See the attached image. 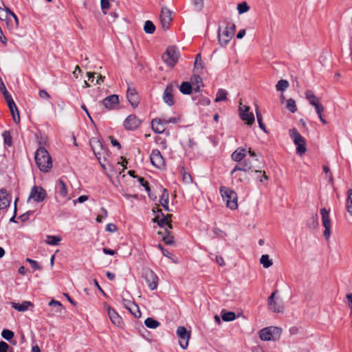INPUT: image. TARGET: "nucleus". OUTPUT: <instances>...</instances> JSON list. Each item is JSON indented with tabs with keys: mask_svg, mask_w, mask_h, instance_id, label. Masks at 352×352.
Returning <instances> with one entry per match:
<instances>
[{
	"mask_svg": "<svg viewBox=\"0 0 352 352\" xmlns=\"http://www.w3.org/2000/svg\"><path fill=\"white\" fill-rule=\"evenodd\" d=\"M34 160L38 169L43 173H48L52 168V160L48 151L43 146L37 148Z\"/></svg>",
	"mask_w": 352,
	"mask_h": 352,
	"instance_id": "obj_1",
	"label": "nucleus"
},
{
	"mask_svg": "<svg viewBox=\"0 0 352 352\" xmlns=\"http://www.w3.org/2000/svg\"><path fill=\"white\" fill-rule=\"evenodd\" d=\"M219 190L223 201L226 203L227 207L231 210L236 209L238 207L236 193L233 190L226 186H221Z\"/></svg>",
	"mask_w": 352,
	"mask_h": 352,
	"instance_id": "obj_2",
	"label": "nucleus"
},
{
	"mask_svg": "<svg viewBox=\"0 0 352 352\" xmlns=\"http://www.w3.org/2000/svg\"><path fill=\"white\" fill-rule=\"evenodd\" d=\"M235 24L231 21L227 22L226 27L223 32L221 33V29L218 30V38L219 44L221 46H226L230 41L235 32Z\"/></svg>",
	"mask_w": 352,
	"mask_h": 352,
	"instance_id": "obj_3",
	"label": "nucleus"
},
{
	"mask_svg": "<svg viewBox=\"0 0 352 352\" xmlns=\"http://www.w3.org/2000/svg\"><path fill=\"white\" fill-rule=\"evenodd\" d=\"M290 137L296 146V153L300 155L304 154L306 151V144L305 138L298 133L296 129H292L289 131Z\"/></svg>",
	"mask_w": 352,
	"mask_h": 352,
	"instance_id": "obj_4",
	"label": "nucleus"
},
{
	"mask_svg": "<svg viewBox=\"0 0 352 352\" xmlns=\"http://www.w3.org/2000/svg\"><path fill=\"white\" fill-rule=\"evenodd\" d=\"M282 333L280 328L276 327H269L261 329L259 331V337L262 340H275L278 338Z\"/></svg>",
	"mask_w": 352,
	"mask_h": 352,
	"instance_id": "obj_5",
	"label": "nucleus"
},
{
	"mask_svg": "<svg viewBox=\"0 0 352 352\" xmlns=\"http://www.w3.org/2000/svg\"><path fill=\"white\" fill-rule=\"evenodd\" d=\"M89 144L98 160H103L104 162L106 161L109 154L102 143L97 138H93L90 140Z\"/></svg>",
	"mask_w": 352,
	"mask_h": 352,
	"instance_id": "obj_6",
	"label": "nucleus"
},
{
	"mask_svg": "<svg viewBox=\"0 0 352 352\" xmlns=\"http://www.w3.org/2000/svg\"><path fill=\"white\" fill-rule=\"evenodd\" d=\"M179 57V51L173 46L168 47L162 55L163 61L170 67H173Z\"/></svg>",
	"mask_w": 352,
	"mask_h": 352,
	"instance_id": "obj_7",
	"label": "nucleus"
},
{
	"mask_svg": "<svg viewBox=\"0 0 352 352\" xmlns=\"http://www.w3.org/2000/svg\"><path fill=\"white\" fill-rule=\"evenodd\" d=\"M278 291L276 290L272 293L267 299V303L270 309L274 313H283L284 311V305L283 300L276 296Z\"/></svg>",
	"mask_w": 352,
	"mask_h": 352,
	"instance_id": "obj_8",
	"label": "nucleus"
},
{
	"mask_svg": "<svg viewBox=\"0 0 352 352\" xmlns=\"http://www.w3.org/2000/svg\"><path fill=\"white\" fill-rule=\"evenodd\" d=\"M179 120V118H172L169 119L155 118L151 122L152 129L156 133H162L166 129L165 124L177 123Z\"/></svg>",
	"mask_w": 352,
	"mask_h": 352,
	"instance_id": "obj_9",
	"label": "nucleus"
},
{
	"mask_svg": "<svg viewBox=\"0 0 352 352\" xmlns=\"http://www.w3.org/2000/svg\"><path fill=\"white\" fill-rule=\"evenodd\" d=\"M142 276L151 290H155L158 285V277L153 271L150 269H145L143 271Z\"/></svg>",
	"mask_w": 352,
	"mask_h": 352,
	"instance_id": "obj_10",
	"label": "nucleus"
},
{
	"mask_svg": "<svg viewBox=\"0 0 352 352\" xmlns=\"http://www.w3.org/2000/svg\"><path fill=\"white\" fill-rule=\"evenodd\" d=\"M176 333L179 338V343L183 349H186L188 346V341L190 338V331H188L185 327L179 326L177 329Z\"/></svg>",
	"mask_w": 352,
	"mask_h": 352,
	"instance_id": "obj_11",
	"label": "nucleus"
},
{
	"mask_svg": "<svg viewBox=\"0 0 352 352\" xmlns=\"http://www.w3.org/2000/svg\"><path fill=\"white\" fill-rule=\"evenodd\" d=\"M47 192L45 190L40 186H34L30 190L28 200L33 199L36 202H41L45 199Z\"/></svg>",
	"mask_w": 352,
	"mask_h": 352,
	"instance_id": "obj_12",
	"label": "nucleus"
},
{
	"mask_svg": "<svg viewBox=\"0 0 352 352\" xmlns=\"http://www.w3.org/2000/svg\"><path fill=\"white\" fill-rule=\"evenodd\" d=\"M320 214L322 216V225L324 228V236L327 240L329 239L331 235V219L329 217V210H327L326 208L320 209Z\"/></svg>",
	"mask_w": 352,
	"mask_h": 352,
	"instance_id": "obj_13",
	"label": "nucleus"
},
{
	"mask_svg": "<svg viewBox=\"0 0 352 352\" xmlns=\"http://www.w3.org/2000/svg\"><path fill=\"white\" fill-rule=\"evenodd\" d=\"M153 213L159 212L157 215L153 219L154 222H157L158 226L160 227H164L165 226H168V228H172V225L170 222L168 221V218L171 217V215H164V214L162 212V210L158 209L157 208H153L152 209Z\"/></svg>",
	"mask_w": 352,
	"mask_h": 352,
	"instance_id": "obj_14",
	"label": "nucleus"
},
{
	"mask_svg": "<svg viewBox=\"0 0 352 352\" xmlns=\"http://www.w3.org/2000/svg\"><path fill=\"white\" fill-rule=\"evenodd\" d=\"M126 98L132 108L138 107L140 99L136 89L132 85H128Z\"/></svg>",
	"mask_w": 352,
	"mask_h": 352,
	"instance_id": "obj_15",
	"label": "nucleus"
},
{
	"mask_svg": "<svg viewBox=\"0 0 352 352\" xmlns=\"http://www.w3.org/2000/svg\"><path fill=\"white\" fill-rule=\"evenodd\" d=\"M160 20L162 28L167 30L169 28V25L172 21L171 12L167 8H162L160 14Z\"/></svg>",
	"mask_w": 352,
	"mask_h": 352,
	"instance_id": "obj_16",
	"label": "nucleus"
},
{
	"mask_svg": "<svg viewBox=\"0 0 352 352\" xmlns=\"http://www.w3.org/2000/svg\"><path fill=\"white\" fill-rule=\"evenodd\" d=\"M56 193L62 199L63 203H65L69 198L65 183L62 179H59L56 186Z\"/></svg>",
	"mask_w": 352,
	"mask_h": 352,
	"instance_id": "obj_17",
	"label": "nucleus"
},
{
	"mask_svg": "<svg viewBox=\"0 0 352 352\" xmlns=\"http://www.w3.org/2000/svg\"><path fill=\"white\" fill-rule=\"evenodd\" d=\"M305 95L306 99L315 110H323V107L320 104L319 98L315 96L312 91L307 90Z\"/></svg>",
	"mask_w": 352,
	"mask_h": 352,
	"instance_id": "obj_18",
	"label": "nucleus"
},
{
	"mask_svg": "<svg viewBox=\"0 0 352 352\" xmlns=\"http://www.w3.org/2000/svg\"><path fill=\"white\" fill-rule=\"evenodd\" d=\"M140 122V120L135 115L131 114L124 121V126L127 130H134L139 126Z\"/></svg>",
	"mask_w": 352,
	"mask_h": 352,
	"instance_id": "obj_19",
	"label": "nucleus"
},
{
	"mask_svg": "<svg viewBox=\"0 0 352 352\" xmlns=\"http://www.w3.org/2000/svg\"><path fill=\"white\" fill-rule=\"evenodd\" d=\"M122 304L124 307L129 311V312L134 316V317L139 318L141 317V312L139 307L133 301L129 300L123 299Z\"/></svg>",
	"mask_w": 352,
	"mask_h": 352,
	"instance_id": "obj_20",
	"label": "nucleus"
},
{
	"mask_svg": "<svg viewBox=\"0 0 352 352\" xmlns=\"http://www.w3.org/2000/svg\"><path fill=\"white\" fill-rule=\"evenodd\" d=\"M150 159L152 164L155 167L161 168L164 165V158L160 151L157 149L153 150Z\"/></svg>",
	"mask_w": 352,
	"mask_h": 352,
	"instance_id": "obj_21",
	"label": "nucleus"
},
{
	"mask_svg": "<svg viewBox=\"0 0 352 352\" xmlns=\"http://www.w3.org/2000/svg\"><path fill=\"white\" fill-rule=\"evenodd\" d=\"M119 98L117 95H111L102 100L104 107L107 109H116L118 105Z\"/></svg>",
	"mask_w": 352,
	"mask_h": 352,
	"instance_id": "obj_22",
	"label": "nucleus"
},
{
	"mask_svg": "<svg viewBox=\"0 0 352 352\" xmlns=\"http://www.w3.org/2000/svg\"><path fill=\"white\" fill-rule=\"evenodd\" d=\"M108 316L111 321V322L118 327H121L123 324V321L122 318L118 315V314L113 309H111L109 306L107 307Z\"/></svg>",
	"mask_w": 352,
	"mask_h": 352,
	"instance_id": "obj_23",
	"label": "nucleus"
},
{
	"mask_svg": "<svg viewBox=\"0 0 352 352\" xmlns=\"http://www.w3.org/2000/svg\"><path fill=\"white\" fill-rule=\"evenodd\" d=\"M253 166L251 162L248 160H245L243 162L236 164L230 173L231 175H233L236 171L248 172L252 171Z\"/></svg>",
	"mask_w": 352,
	"mask_h": 352,
	"instance_id": "obj_24",
	"label": "nucleus"
},
{
	"mask_svg": "<svg viewBox=\"0 0 352 352\" xmlns=\"http://www.w3.org/2000/svg\"><path fill=\"white\" fill-rule=\"evenodd\" d=\"M173 85H168L164 92L163 98L166 103H167L168 105H172L173 104V97L172 95L173 91Z\"/></svg>",
	"mask_w": 352,
	"mask_h": 352,
	"instance_id": "obj_25",
	"label": "nucleus"
},
{
	"mask_svg": "<svg viewBox=\"0 0 352 352\" xmlns=\"http://www.w3.org/2000/svg\"><path fill=\"white\" fill-rule=\"evenodd\" d=\"M10 304L13 309L19 311H25L28 309L29 307L33 306V304L30 301H23L21 304L12 302Z\"/></svg>",
	"mask_w": 352,
	"mask_h": 352,
	"instance_id": "obj_26",
	"label": "nucleus"
},
{
	"mask_svg": "<svg viewBox=\"0 0 352 352\" xmlns=\"http://www.w3.org/2000/svg\"><path fill=\"white\" fill-rule=\"evenodd\" d=\"M168 199H169L168 192L166 188H164L162 190V194L160 196V204L166 211L170 210L169 208H168Z\"/></svg>",
	"mask_w": 352,
	"mask_h": 352,
	"instance_id": "obj_27",
	"label": "nucleus"
},
{
	"mask_svg": "<svg viewBox=\"0 0 352 352\" xmlns=\"http://www.w3.org/2000/svg\"><path fill=\"white\" fill-rule=\"evenodd\" d=\"M240 118L245 121L247 124L251 125L254 122V116L252 111H240Z\"/></svg>",
	"mask_w": 352,
	"mask_h": 352,
	"instance_id": "obj_28",
	"label": "nucleus"
},
{
	"mask_svg": "<svg viewBox=\"0 0 352 352\" xmlns=\"http://www.w3.org/2000/svg\"><path fill=\"white\" fill-rule=\"evenodd\" d=\"M1 12H6V19H7L8 22H11L12 19L14 20V25H12L13 26H14L16 28L19 27V19L14 12L10 11L8 8H6V10H1Z\"/></svg>",
	"mask_w": 352,
	"mask_h": 352,
	"instance_id": "obj_29",
	"label": "nucleus"
},
{
	"mask_svg": "<svg viewBox=\"0 0 352 352\" xmlns=\"http://www.w3.org/2000/svg\"><path fill=\"white\" fill-rule=\"evenodd\" d=\"M246 155V150L243 148H239L232 153L231 157L235 162H241Z\"/></svg>",
	"mask_w": 352,
	"mask_h": 352,
	"instance_id": "obj_30",
	"label": "nucleus"
},
{
	"mask_svg": "<svg viewBox=\"0 0 352 352\" xmlns=\"http://www.w3.org/2000/svg\"><path fill=\"white\" fill-rule=\"evenodd\" d=\"M48 305L49 306L53 307L54 308L53 310L52 311V315H58L62 313L63 308L60 302L55 300H52Z\"/></svg>",
	"mask_w": 352,
	"mask_h": 352,
	"instance_id": "obj_31",
	"label": "nucleus"
},
{
	"mask_svg": "<svg viewBox=\"0 0 352 352\" xmlns=\"http://www.w3.org/2000/svg\"><path fill=\"white\" fill-rule=\"evenodd\" d=\"M260 263L264 268H269L273 265V262L270 259L269 255L263 254L260 258Z\"/></svg>",
	"mask_w": 352,
	"mask_h": 352,
	"instance_id": "obj_32",
	"label": "nucleus"
},
{
	"mask_svg": "<svg viewBox=\"0 0 352 352\" xmlns=\"http://www.w3.org/2000/svg\"><path fill=\"white\" fill-rule=\"evenodd\" d=\"M179 91L183 94H190L192 91V85L189 82H183L180 87Z\"/></svg>",
	"mask_w": 352,
	"mask_h": 352,
	"instance_id": "obj_33",
	"label": "nucleus"
},
{
	"mask_svg": "<svg viewBox=\"0 0 352 352\" xmlns=\"http://www.w3.org/2000/svg\"><path fill=\"white\" fill-rule=\"evenodd\" d=\"M221 318L224 321L230 322L232 321L236 318V315L234 312L232 311H225L223 310L221 311Z\"/></svg>",
	"mask_w": 352,
	"mask_h": 352,
	"instance_id": "obj_34",
	"label": "nucleus"
},
{
	"mask_svg": "<svg viewBox=\"0 0 352 352\" xmlns=\"http://www.w3.org/2000/svg\"><path fill=\"white\" fill-rule=\"evenodd\" d=\"M227 95H228V92L226 90L223 89H219L217 92L214 102H218L226 100Z\"/></svg>",
	"mask_w": 352,
	"mask_h": 352,
	"instance_id": "obj_35",
	"label": "nucleus"
},
{
	"mask_svg": "<svg viewBox=\"0 0 352 352\" xmlns=\"http://www.w3.org/2000/svg\"><path fill=\"white\" fill-rule=\"evenodd\" d=\"M144 324L146 327L150 329H156L160 324V323L158 321L152 318H146L144 321Z\"/></svg>",
	"mask_w": 352,
	"mask_h": 352,
	"instance_id": "obj_36",
	"label": "nucleus"
},
{
	"mask_svg": "<svg viewBox=\"0 0 352 352\" xmlns=\"http://www.w3.org/2000/svg\"><path fill=\"white\" fill-rule=\"evenodd\" d=\"M144 30L147 34H153L155 30V26L151 21H146L144 25Z\"/></svg>",
	"mask_w": 352,
	"mask_h": 352,
	"instance_id": "obj_37",
	"label": "nucleus"
},
{
	"mask_svg": "<svg viewBox=\"0 0 352 352\" xmlns=\"http://www.w3.org/2000/svg\"><path fill=\"white\" fill-rule=\"evenodd\" d=\"M346 209L352 216V189H349L347 192Z\"/></svg>",
	"mask_w": 352,
	"mask_h": 352,
	"instance_id": "obj_38",
	"label": "nucleus"
},
{
	"mask_svg": "<svg viewBox=\"0 0 352 352\" xmlns=\"http://www.w3.org/2000/svg\"><path fill=\"white\" fill-rule=\"evenodd\" d=\"M60 241L61 238L60 236L49 235L47 236L46 243L51 245H57Z\"/></svg>",
	"mask_w": 352,
	"mask_h": 352,
	"instance_id": "obj_39",
	"label": "nucleus"
},
{
	"mask_svg": "<svg viewBox=\"0 0 352 352\" xmlns=\"http://www.w3.org/2000/svg\"><path fill=\"white\" fill-rule=\"evenodd\" d=\"M307 226L309 228L314 229L318 226V214H313L311 218L308 220Z\"/></svg>",
	"mask_w": 352,
	"mask_h": 352,
	"instance_id": "obj_40",
	"label": "nucleus"
},
{
	"mask_svg": "<svg viewBox=\"0 0 352 352\" xmlns=\"http://www.w3.org/2000/svg\"><path fill=\"white\" fill-rule=\"evenodd\" d=\"M289 87V82L287 80H280L276 85L277 91H285Z\"/></svg>",
	"mask_w": 352,
	"mask_h": 352,
	"instance_id": "obj_41",
	"label": "nucleus"
},
{
	"mask_svg": "<svg viewBox=\"0 0 352 352\" xmlns=\"http://www.w3.org/2000/svg\"><path fill=\"white\" fill-rule=\"evenodd\" d=\"M162 239L167 245H172L174 243V237L170 235V232L167 230L164 231V235L163 236Z\"/></svg>",
	"mask_w": 352,
	"mask_h": 352,
	"instance_id": "obj_42",
	"label": "nucleus"
},
{
	"mask_svg": "<svg viewBox=\"0 0 352 352\" xmlns=\"http://www.w3.org/2000/svg\"><path fill=\"white\" fill-rule=\"evenodd\" d=\"M3 138L4 140V143L10 146L12 145V136L8 131H5L3 133Z\"/></svg>",
	"mask_w": 352,
	"mask_h": 352,
	"instance_id": "obj_43",
	"label": "nucleus"
},
{
	"mask_svg": "<svg viewBox=\"0 0 352 352\" xmlns=\"http://www.w3.org/2000/svg\"><path fill=\"white\" fill-rule=\"evenodd\" d=\"M254 172L257 174V179L262 183L267 182L269 178L265 171L255 170Z\"/></svg>",
	"mask_w": 352,
	"mask_h": 352,
	"instance_id": "obj_44",
	"label": "nucleus"
},
{
	"mask_svg": "<svg viewBox=\"0 0 352 352\" xmlns=\"http://www.w3.org/2000/svg\"><path fill=\"white\" fill-rule=\"evenodd\" d=\"M194 67L196 69H202L204 68L203 61L200 54H198L196 56Z\"/></svg>",
	"mask_w": 352,
	"mask_h": 352,
	"instance_id": "obj_45",
	"label": "nucleus"
},
{
	"mask_svg": "<svg viewBox=\"0 0 352 352\" xmlns=\"http://www.w3.org/2000/svg\"><path fill=\"white\" fill-rule=\"evenodd\" d=\"M237 9L239 14H243L248 12L250 9V7L246 2H242L238 4Z\"/></svg>",
	"mask_w": 352,
	"mask_h": 352,
	"instance_id": "obj_46",
	"label": "nucleus"
},
{
	"mask_svg": "<svg viewBox=\"0 0 352 352\" xmlns=\"http://www.w3.org/2000/svg\"><path fill=\"white\" fill-rule=\"evenodd\" d=\"M1 336L7 340H10L14 337V332L9 329H4L1 332Z\"/></svg>",
	"mask_w": 352,
	"mask_h": 352,
	"instance_id": "obj_47",
	"label": "nucleus"
},
{
	"mask_svg": "<svg viewBox=\"0 0 352 352\" xmlns=\"http://www.w3.org/2000/svg\"><path fill=\"white\" fill-rule=\"evenodd\" d=\"M101 9L104 14H107V10L110 7L109 0H100Z\"/></svg>",
	"mask_w": 352,
	"mask_h": 352,
	"instance_id": "obj_48",
	"label": "nucleus"
},
{
	"mask_svg": "<svg viewBox=\"0 0 352 352\" xmlns=\"http://www.w3.org/2000/svg\"><path fill=\"white\" fill-rule=\"evenodd\" d=\"M234 178H236V183L237 184L242 183L245 180H246L248 182L249 181V178H248V177L245 174L236 175L234 176Z\"/></svg>",
	"mask_w": 352,
	"mask_h": 352,
	"instance_id": "obj_49",
	"label": "nucleus"
},
{
	"mask_svg": "<svg viewBox=\"0 0 352 352\" xmlns=\"http://www.w3.org/2000/svg\"><path fill=\"white\" fill-rule=\"evenodd\" d=\"M286 107L290 110H296V102L290 98L287 100Z\"/></svg>",
	"mask_w": 352,
	"mask_h": 352,
	"instance_id": "obj_50",
	"label": "nucleus"
},
{
	"mask_svg": "<svg viewBox=\"0 0 352 352\" xmlns=\"http://www.w3.org/2000/svg\"><path fill=\"white\" fill-rule=\"evenodd\" d=\"M26 262L29 263L31 265L32 267L35 270H39L41 269V267L38 265V263L32 258H26Z\"/></svg>",
	"mask_w": 352,
	"mask_h": 352,
	"instance_id": "obj_51",
	"label": "nucleus"
},
{
	"mask_svg": "<svg viewBox=\"0 0 352 352\" xmlns=\"http://www.w3.org/2000/svg\"><path fill=\"white\" fill-rule=\"evenodd\" d=\"M323 170L327 175L329 177V182L331 184L333 183V178L331 173L330 172V169L327 166H323Z\"/></svg>",
	"mask_w": 352,
	"mask_h": 352,
	"instance_id": "obj_52",
	"label": "nucleus"
},
{
	"mask_svg": "<svg viewBox=\"0 0 352 352\" xmlns=\"http://www.w3.org/2000/svg\"><path fill=\"white\" fill-rule=\"evenodd\" d=\"M256 113L257 121H258L260 128L262 129L263 130L265 131V125L263 124V123L262 122L263 118H262L261 111H256Z\"/></svg>",
	"mask_w": 352,
	"mask_h": 352,
	"instance_id": "obj_53",
	"label": "nucleus"
},
{
	"mask_svg": "<svg viewBox=\"0 0 352 352\" xmlns=\"http://www.w3.org/2000/svg\"><path fill=\"white\" fill-rule=\"evenodd\" d=\"M102 211L103 212V214H99L96 217V221L98 223L102 222L103 218H106L108 215V212L106 209L102 208Z\"/></svg>",
	"mask_w": 352,
	"mask_h": 352,
	"instance_id": "obj_54",
	"label": "nucleus"
},
{
	"mask_svg": "<svg viewBox=\"0 0 352 352\" xmlns=\"http://www.w3.org/2000/svg\"><path fill=\"white\" fill-rule=\"evenodd\" d=\"M10 112H11L12 117L14 122L16 124L19 123V122H20L19 111H10Z\"/></svg>",
	"mask_w": 352,
	"mask_h": 352,
	"instance_id": "obj_55",
	"label": "nucleus"
},
{
	"mask_svg": "<svg viewBox=\"0 0 352 352\" xmlns=\"http://www.w3.org/2000/svg\"><path fill=\"white\" fill-rule=\"evenodd\" d=\"M10 346L6 342H0V352H8Z\"/></svg>",
	"mask_w": 352,
	"mask_h": 352,
	"instance_id": "obj_56",
	"label": "nucleus"
},
{
	"mask_svg": "<svg viewBox=\"0 0 352 352\" xmlns=\"http://www.w3.org/2000/svg\"><path fill=\"white\" fill-rule=\"evenodd\" d=\"M194 6L198 10H201L204 7V0H192Z\"/></svg>",
	"mask_w": 352,
	"mask_h": 352,
	"instance_id": "obj_57",
	"label": "nucleus"
},
{
	"mask_svg": "<svg viewBox=\"0 0 352 352\" xmlns=\"http://www.w3.org/2000/svg\"><path fill=\"white\" fill-rule=\"evenodd\" d=\"M9 110H18L12 98L6 100Z\"/></svg>",
	"mask_w": 352,
	"mask_h": 352,
	"instance_id": "obj_58",
	"label": "nucleus"
},
{
	"mask_svg": "<svg viewBox=\"0 0 352 352\" xmlns=\"http://www.w3.org/2000/svg\"><path fill=\"white\" fill-rule=\"evenodd\" d=\"M138 181H139L140 184L142 186H144V187L145 188V190H146L147 192H149V191H150V188H149V186H148V183L146 181H145V180L144 179V178H142V177H140V178L138 179Z\"/></svg>",
	"mask_w": 352,
	"mask_h": 352,
	"instance_id": "obj_59",
	"label": "nucleus"
},
{
	"mask_svg": "<svg viewBox=\"0 0 352 352\" xmlns=\"http://www.w3.org/2000/svg\"><path fill=\"white\" fill-rule=\"evenodd\" d=\"M182 179H183V181L187 184L191 183L192 181L190 175L188 173H184V174L182 175Z\"/></svg>",
	"mask_w": 352,
	"mask_h": 352,
	"instance_id": "obj_60",
	"label": "nucleus"
},
{
	"mask_svg": "<svg viewBox=\"0 0 352 352\" xmlns=\"http://www.w3.org/2000/svg\"><path fill=\"white\" fill-rule=\"evenodd\" d=\"M106 230L111 232H114L117 230V227L113 223H109L106 226Z\"/></svg>",
	"mask_w": 352,
	"mask_h": 352,
	"instance_id": "obj_61",
	"label": "nucleus"
},
{
	"mask_svg": "<svg viewBox=\"0 0 352 352\" xmlns=\"http://www.w3.org/2000/svg\"><path fill=\"white\" fill-rule=\"evenodd\" d=\"M316 115L318 117V118H320V121L323 123V124H327V121L325 120L324 119V111H316Z\"/></svg>",
	"mask_w": 352,
	"mask_h": 352,
	"instance_id": "obj_62",
	"label": "nucleus"
},
{
	"mask_svg": "<svg viewBox=\"0 0 352 352\" xmlns=\"http://www.w3.org/2000/svg\"><path fill=\"white\" fill-rule=\"evenodd\" d=\"M109 139H110L111 142L113 146H117L118 149L121 148V145H120V144L118 142V141L117 140H116L112 136H110Z\"/></svg>",
	"mask_w": 352,
	"mask_h": 352,
	"instance_id": "obj_63",
	"label": "nucleus"
},
{
	"mask_svg": "<svg viewBox=\"0 0 352 352\" xmlns=\"http://www.w3.org/2000/svg\"><path fill=\"white\" fill-rule=\"evenodd\" d=\"M32 213H33L32 211H28L25 213H24L23 214L21 215L19 217V219H21V221H26L28 219L29 216L30 214H32Z\"/></svg>",
	"mask_w": 352,
	"mask_h": 352,
	"instance_id": "obj_64",
	"label": "nucleus"
}]
</instances>
